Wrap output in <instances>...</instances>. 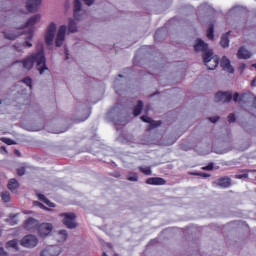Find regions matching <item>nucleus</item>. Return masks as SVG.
I'll list each match as a JSON object with an SVG mask.
<instances>
[{"label":"nucleus","instance_id":"53","mask_svg":"<svg viewBox=\"0 0 256 256\" xmlns=\"http://www.w3.org/2000/svg\"><path fill=\"white\" fill-rule=\"evenodd\" d=\"M56 133H65V130H60V131H58Z\"/></svg>","mask_w":256,"mask_h":256},{"label":"nucleus","instance_id":"25","mask_svg":"<svg viewBox=\"0 0 256 256\" xmlns=\"http://www.w3.org/2000/svg\"><path fill=\"white\" fill-rule=\"evenodd\" d=\"M0 197L4 203H11V193L9 191L1 192Z\"/></svg>","mask_w":256,"mask_h":256},{"label":"nucleus","instance_id":"28","mask_svg":"<svg viewBox=\"0 0 256 256\" xmlns=\"http://www.w3.org/2000/svg\"><path fill=\"white\" fill-rule=\"evenodd\" d=\"M7 223L9 225H17L19 223V220L17 219V214H10L9 218L6 219Z\"/></svg>","mask_w":256,"mask_h":256},{"label":"nucleus","instance_id":"45","mask_svg":"<svg viewBox=\"0 0 256 256\" xmlns=\"http://www.w3.org/2000/svg\"><path fill=\"white\" fill-rule=\"evenodd\" d=\"M245 67H247V65H245V64H240L239 65V71H241V73H243V71H245Z\"/></svg>","mask_w":256,"mask_h":256},{"label":"nucleus","instance_id":"8","mask_svg":"<svg viewBox=\"0 0 256 256\" xmlns=\"http://www.w3.org/2000/svg\"><path fill=\"white\" fill-rule=\"evenodd\" d=\"M65 33H67V26H60L55 40L56 47H61L63 45V42L65 41Z\"/></svg>","mask_w":256,"mask_h":256},{"label":"nucleus","instance_id":"54","mask_svg":"<svg viewBox=\"0 0 256 256\" xmlns=\"http://www.w3.org/2000/svg\"><path fill=\"white\" fill-rule=\"evenodd\" d=\"M33 223H37V220L33 219Z\"/></svg>","mask_w":256,"mask_h":256},{"label":"nucleus","instance_id":"14","mask_svg":"<svg viewBox=\"0 0 256 256\" xmlns=\"http://www.w3.org/2000/svg\"><path fill=\"white\" fill-rule=\"evenodd\" d=\"M19 187L20 184L19 181H17V179L11 178L8 181L7 188L9 189V191H11V193H17V189H19Z\"/></svg>","mask_w":256,"mask_h":256},{"label":"nucleus","instance_id":"18","mask_svg":"<svg viewBox=\"0 0 256 256\" xmlns=\"http://www.w3.org/2000/svg\"><path fill=\"white\" fill-rule=\"evenodd\" d=\"M238 59H250L251 57V52L249 50L245 49V47H240L237 53Z\"/></svg>","mask_w":256,"mask_h":256},{"label":"nucleus","instance_id":"30","mask_svg":"<svg viewBox=\"0 0 256 256\" xmlns=\"http://www.w3.org/2000/svg\"><path fill=\"white\" fill-rule=\"evenodd\" d=\"M24 229H26V231H31L33 229V217L28 218L24 222Z\"/></svg>","mask_w":256,"mask_h":256},{"label":"nucleus","instance_id":"44","mask_svg":"<svg viewBox=\"0 0 256 256\" xmlns=\"http://www.w3.org/2000/svg\"><path fill=\"white\" fill-rule=\"evenodd\" d=\"M209 121H211V123H217V121H219V116L210 117Z\"/></svg>","mask_w":256,"mask_h":256},{"label":"nucleus","instance_id":"19","mask_svg":"<svg viewBox=\"0 0 256 256\" xmlns=\"http://www.w3.org/2000/svg\"><path fill=\"white\" fill-rule=\"evenodd\" d=\"M69 237V233L67 230H59L56 234V240L58 243H64V241H67V238Z\"/></svg>","mask_w":256,"mask_h":256},{"label":"nucleus","instance_id":"37","mask_svg":"<svg viewBox=\"0 0 256 256\" xmlns=\"http://www.w3.org/2000/svg\"><path fill=\"white\" fill-rule=\"evenodd\" d=\"M192 175H197L198 177H204V178L211 177V174H207L205 172H196V173H192Z\"/></svg>","mask_w":256,"mask_h":256},{"label":"nucleus","instance_id":"17","mask_svg":"<svg viewBox=\"0 0 256 256\" xmlns=\"http://www.w3.org/2000/svg\"><path fill=\"white\" fill-rule=\"evenodd\" d=\"M81 1L74 0V19L76 21H81L83 19L81 16H79V11H81Z\"/></svg>","mask_w":256,"mask_h":256},{"label":"nucleus","instance_id":"56","mask_svg":"<svg viewBox=\"0 0 256 256\" xmlns=\"http://www.w3.org/2000/svg\"><path fill=\"white\" fill-rule=\"evenodd\" d=\"M118 77H123V75H118Z\"/></svg>","mask_w":256,"mask_h":256},{"label":"nucleus","instance_id":"21","mask_svg":"<svg viewBox=\"0 0 256 256\" xmlns=\"http://www.w3.org/2000/svg\"><path fill=\"white\" fill-rule=\"evenodd\" d=\"M229 33L231 32H227L226 34H223L220 40V45L224 49H227V47H229Z\"/></svg>","mask_w":256,"mask_h":256},{"label":"nucleus","instance_id":"38","mask_svg":"<svg viewBox=\"0 0 256 256\" xmlns=\"http://www.w3.org/2000/svg\"><path fill=\"white\" fill-rule=\"evenodd\" d=\"M23 83H25V85H27V87H30L31 89V84L33 83V81L31 80V78L26 77L22 80Z\"/></svg>","mask_w":256,"mask_h":256},{"label":"nucleus","instance_id":"22","mask_svg":"<svg viewBox=\"0 0 256 256\" xmlns=\"http://www.w3.org/2000/svg\"><path fill=\"white\" fill-rule=\"evenodd\" d=\"M143 111V101H138L137 105L133 109L134 117H139V114Z\"/></svg>","mask_w":256,"mask_h":256},{"label":"nucleus","instance_id":"47","mask_svg":"<svg viewBox=\"0 0 256 256\" xmlns=\"http://www.w3.org/2000/svg\"><path fill=\"white\" fill-rule=\"evenodd\" d=\"M0 256H7V252H5V249L0 248Z\"/></svg>","mask_w":256,"mask_h":256},{"label":"nucleus","instance_id":"50","mask_svg":"<svg viewBox=\"0 0 256 256\" xmlns=\"http://www.w3.org/2000/svg\"><path fill=\"white\" fill-rule=\"evenodd\" d=\"M26 45H27V47H32V46H33L32 43H29V42H27V41H26Z\"/></svg>","mask_w":256,"mask_h":256},{"label":"nucleus","instance_id":"52","mask_svg":"<svg viewBox=\"0 0 256 256\" xmlns=\"http://www.w3.org/2000/svg\"><path fill=\"white\" fill-rule=\"evenodd\" d=\"M253 106H254L255 109H256V97L254 98Z\"/></svg>","mask_w":256,"mask_h":256},{"label":"nucleus","instance_id":"34","mask_svg":"<svg viewBox=\"0 0 256 256\" xmlns=\"http://www.w3.org/2000/svg\"><path fill=\"white\" fill-rule=\"evenodd\" d=\"M26 8L29 13H33V0H29L26 3Z\"/></svg>","mask_w":256,"mask_h":256},{"label":"nucleus","instance_id":"6","mask_svg":"<svg viewBox=\"0 0 256 256\" xmlns=\"http://www.w3.org/2000/svg\"><path fill=\"white\" fill-rule=\"evenodd\" d=\"M41 256H59L61 255V247L51 245L43 249L40 253Z\"/></svg>","mask_w":256,"mask_h":256},{"label":"nucleus","instance_id":"20","mask_svg":"<svg viewBox=\"0 0 256 256\" xmlns=\"http://www.w3.org/2000/svg\"><path fill=\"white\" fill-rule=\"evenodd\" d=\"M22 247H31L33 245V234L26 235L21 240Z\"/></svg>","mask_w":256,"mask_h":256},{"label":"nucleus","instance_id":"55","mask_svg":"<svg viewBox=\"0 0 256 256\" xmlns=\"http://www.w3.org/2000/svg\"><path fill=\"white\" fill-rule=\"evenodd\" d=\"M24 213H25V215H27V213H29V212H27V211H24Z\"/></svg>","mask_w":256,"mask_h":256},{"label":"nucleus","instance_id":"57","mask_svg":"<svg viewBox=\"0 0 256 256\" xmlns=\"http://www.w3.org/2000/svg\"><path fill=\"white\" fill-rule=\"evenodd\" d=\"M34 131H39V130L34 128Z\"/></svg>","mask_w":256,"mask_h":256},{"label":"nucleus","instance_id":"51","mask_svg":"<svg viewBox=\"0 0 256 256\" xmlns=\"http://www.w3.org/2000/svg\"><path fill=\"white\" fill-rule=\"evenodd\" d=\"M256 79L252 80L251 85L252 87L255 85Z\"/></svg>","mask_w":256,"mask_h":256},{"label":"nucleus","instance_id":"49","mask_svg":"<svg viewBox=\"0 0 256 256\" xmlns=\"http://www.w3.org/2000/svg\"><path fill=\"white\" fill-rule=\"evenodd\" d=\"M66 59H69V50L65 49Z\"/></svg>","mask_w":256,"mask_h":256},{"label":"nucleus","instance_id":"36","mask_svg":"<svg viewBox=\"0 0 256 256\" xmlns=\"http://www.w3.org/2000/svg\"><path fill=\"white\" fill-rule=\"evenodd\" d=\"M215 164L209 163L207 166L202 167L203 171H213Z\"/></svg>","mask_w":256,"mask_h":256},{"label":"nucleus","instance_id":"31","mask_svg":"<svg viewBox=\"0 0 256 256\" xmlns=\"http://www.w3.org/2000/svg\"><path fill=\"white\" fill-rule=\"evenodd\" d=\"M6 247H11L12 249H15L16 251H19V243L17 240H10L7 242Z\"/></svg>","mask_w":256,"mask_h":256},{"label":"nucleus","instance_id":"35","mask_svg":"<svg viewBox=\"0 0 256 256\" xmlns=\"http://www.w3.org/2000/svg\"><path fill=\"white\" fill-rule=\"evenodd\" d=\"M3 141V143H5L6 145H15V141L13 139L10 138H2L1 139Z\"/></svg>","mask_w":256,"mask_h":256},{"label":"nucleus","instance_id":"4","mask_svg":"<svg viewBox=\"0 0 256 256\" xmlns=\"http://www.w3.org/2000/svg\"><path fill=\"white\" fill-rule=\"evenodd\" d=\"M59 217H62V223L67 229H77L78 225L77 224V214L73 212H64L60 213Z\"/></svg>","mask_w":256,"mask_h":256},{"label":"nucleus","instance_id":"3","mask_svg":"<svg viewBox=\"0 0 256 256\" xmlns=\"http://www.w3.org/2000/svg\"><path fill=\"white\" fill-rule=\"evenodd\" d=\"M37 52L33 55V63H36V69L40 75H43L45 71H49L47 67V58L45 57V47L43 44L36 45Z\"/></svg>","mask_w":256,"mask_h":256},{"label":"nucleus","instance_id":"33","mask_svg":"<svg viewBox=\"0 0 256 256\" xmlns=\"http://www.w3.org/2000/svg\"><path fill=\"white\" fill-rule=\"evenodd\" d=\"M33 205H36L37 207H40V209H43L44 211H51V208L45 206L43 203L39 201H34Z\"/></svg>","mask_w":256,"mask_h":256},{"label":"nucleus","instance_id":"27","mask_svg":"<svg viewBox=\"0 0 256 256\" xmlns=\"http://www.w3.org/2000/svg\"><path fill=\"white\" fill-rule=\"evenodd\" d=\"M68 31L69 33H77V24L75 23V20H69Z\"/></svg>","mask_w":256,"mask_h":256},{"label":"nucleus","instance_id":"13","mask_svg":"<svg viewBox=\"0 0 256 256\" xmlns=\"http://www.w3.org/2000/svg\"><path fill=\"white\" fill-rule=\"evenodd\" d=\"M147 185H167V180L161 177H151L146 180Z\"/></svg>","mask_w":256,"mask_h":256},{"label":"nucleus","instance_id":"10","mask_svg":"<svg viewBox=\"0 0 256 256\" xmlns=\"http://www.w3.org/2000/svg\"><path fill=\"white\" fill-rule=\"evenodd\" d=\"M213 185L222 187V189H227L231 187V178H229V176L221 177L217 180V182H213Z\"/></svg>","mask_w":256,"mask_h":256},{"label":"nucleus","instance_id":"43","mask_svg":"<svg viewBox=\"0 0 256 256\" xmlns=\"http://www.w3.org/2000/svg\"><path fill=\"white\" fill-rule=\"evenodd\" d=\"M85 5H88V7H91V5H93V3H95V0H82Z\"/></svg>","mask_w":256,"mask_h":256},{"label":"nucleus","instance_id":"7","mask_svg":"<svg viewBox=\"0 0 256 256\" xmlns=\"http://www.w3.org/2000/svg\"><path fill=\"white\" fill-rule=\"evenodd\" d=\"M53 231V224L51 223H42L38 226V235L40 237H48V235H51Z\"/></svg>","mask_w":256,"mask_h":256},{"label":"nucleus","instance_id":"24","mask_svg":"<svg viewBox=\"0 0 256 256\" xmlns=\"http://www.w3.org/2000/svg\"><path fill=\"white\" fill-rule=\"evenodd\" d=\"M23 29H29L30 37L33 36V17H30L26 24L24 25Z\"/></svg>","mask_w":256,"mask_h":256},{"label":"nucleus","instance_id":"40","mask_svg":"<svg viewBox=\"0 0 256 256\" xmlns=\"http://www.w3.org/2000/svg\"><path fill=\"white\" fill-rule=\"evenodd\" d=\"M4 37H5V39H10L11 41L17 39V36H15L13 34L12 35L11 34H7V33L4 34Z\"/></svg>","mask_w":256,"mask_h":256},{"label":"nucleus","instance_id":"2","mask_svg":"<svg viewBox=\"0 0 256 256\" xmlns=\"http://www.w3.org/2000/svg\"><path fill=\"white\" fill-rule=\"evenodd\" d=\"M249 97H251V92L241 94L236 92L234 95L231 92H217L215 94V101L217 103H230L231 99H233L235 103H241L243 101H247Z\"/></svg>","mask_w":256,"mask_h":256},{"label":"nucleus","instance_id":"12","mask_svg":"<svg viewBox=\"0 0 256 256\" xmlns=\"http://www.w3.org/2000/svg\"><path fill=\"white\" fill-rule=\"evenodd\" d=\"M17 63H21L23 69H27L28 71L33 69V56H32V54L29 55L23 61H16V62H14V65H17Z\"/></svg>","mask_w":256,"mask_h":256},{"label":"nucleus","instance_id":"41","mask_svg":"<svg viewBox=\"0 0 256 256\" xmlns=\"http://www.w3.org/2000/svg\"><path fill=\"white\" fill-rule=\"evenodd\" d=\"M235 121H236L235 115L233 113L229 114L228 123H235Z\"/></svg>","mask_w":256,"mask_h":256},{"label":"nucleus","instance_id":"29","mask_svg":"<svg viewBox=\"0 0 256 256\" xmlns=\"http://www.w3.org/2000/svg\"><path fill=\"white\" fill-rule=\"evenodd\" d=\"M140 173H143V175H153V170H151V166H140L138 167Z\"/></svg>","mask_w":256,"mask_h":256},{"label":"nucleus","instance_id":"48","mask_svg":"<svg viewBox=\"0 0 256 256\" xmlns=\"http://www.w3.org/2000/svg\"><path fill=\"white\" fill-rule=\"evenodd\" d=\"M14 154L16 155V157H21V152L19 150H14Z\"/></svg>","mask_w":256,"mask_h":256},{"label":"nucleus","instance_id":"46","mask_svg":"<svg viewBox=\"0 0 256 256\" xmlns=\"http://www.w3.org/2000/svg\"><path fill=\"white\" fill-rule=\"evenodd\" d=\"M39 243V240L33 236V247H37V244Z\"/></svg>","mask_w":256,"mask_h":256},{"label":"nucleus","instance_id":"32","mask_svg":"<svg viewBox=\"0 0 256 256\" xmlns=\"http://www.w3.org/2000/svg\"><path fill=\"white\" fill-rule=\"evenodd\" d=\"M126 179L128 181H139V175H137V173H135V172H130L127 175Z\"/></svg>","mask_w":256,"mask_h":256},{"label":"nucleus","instance_id":"15","mask_svg":"<svg viewBox=\"0 0 256 256\" xmlns=\"http://www.w3.org/2000/svg\"><path fill=\"white\" fill-rule=\"evenodd\" d=\"M36 197H38V200L41 201L42 203H45V205H47V207H50L52 209H55V207H57V205H55V203L51 202L49 199H47V197H45V195L36 192Z\"/></svg>","mask_w":256,"mask_h":256},{"label":"nucleus","instance_id":"16","mask_svg":"<svg viewBox=\"0 0 256 256\" xmlns=\"http://www.w3.org/2000/svg\"><path fill=\"white\" fill-rule=\"evenodd\" d=\"M31 169V166L27 163H22L20 166L16 169V173L19 177H23Z\"/></svg>","mask_w":256,"mask_h":256},{"label":"nucleus","instance_id":"9","mask_svg":"<svg viewBox=\"0 0 256 256\" xmlns=\"http://www.w3.org/2000/svg\"><path fill=\"white\" fill-rule=\"evenodd\" d=\"M141 121H143L144 123H149L148 131H151V129L160 127V125L162 123L161 121H155V120L151 119V117H149L147 115L141 116Z\"/></svg>","mask_w":256,"mask_h":256},{"label":"nucleus","instance_id":"23","mask_svg":"<svg viewBox=\"0 0 256 256\" xmlns=\"http://www.w3.org/2000/svg\"><path fill=\"white\" fill-rule=\"evenodd\" d=\"M244 174H236L235 179H247L249 177V173H256V170H242Z\"/></svg>","mask_w":256,"mask_h":256},{"label":"nucleus","instance_id":"39","mask_svg":"<svg viewBox=\"0 0 256 256\" xmlns=\"http://www.w3.org/2000/svg\"><path fill=\"white\" fill-rule=\"evenodd\" d=\"M42 0H33V11H37V7L41 5Z\"/></svg>","mask_w":256,"mask_h":256},{"label":"nucleus","instance_id":"42","mask_svg":"<svg viewBox=\"0 0 256 256\" xmlns=\"http://www.w3.org/2000/svg\"><path fill=\"white\" fill-rule=\"evenodd\" d=\"M41 19V15L36 14L33 16V24L35 25V23H37V21H40Z\"/></svg>","mask_w":256,"mask_h":256},{"label":"nucleus","instance_id":"11","mask_svg":"<svg viewBox=\"0 0 256 256\" xmlns=\"http://www.w3.org/2000/svg\"><path fill=\"white\" fill-rule=\"evenodd\" d=\"M220 66L223 71H227V73H235V69L231 66V61L226 56L222 57Z\"/></svg>","mask_w":256,"mask_h":256},{"label":"nucleus","instance_id":"5","mask_svg":"<svg viewBox=\"0 0 256 256\" xmlns=\"http://www.w3.org/2000/svg\"><path fill=\"white\" fill-rule=\"evenodd\" d=\"M57 31V25L55 23H51L45 34V43L50 46L53 45V39H55V32Z\"/></svg>","mask_w":256,"mask_h":256},{"label":"nucleus","instance_id":"58","mask_svg":"<svg viewBox=\"0 0 256 256\" xmlns=\"http://www.w3.org/2000/svg\"><path fill=\"white\" fill-rule=\"evenodd\" d=\"M0 237H1V231H0Z\"/></svg>","mask_w":256,"mask_h":256},{"label":"nucleus","instance_id":"26","mask_svg":"<svg viewBox=\"0 0 256 256\" xmlns=\"http://www.w3.org/2000/svg\"><path fill=\"white\" fill-rule=\"evenodd\" d=\"M215 26L213 24H210L208 26V31H207V37L210 39V41H213L215 39Z\"/></svg>","mask_w":256,"mask_h":256},{"label":"nucleus","instance_id":"1","mask_svg":"<svg viewBox=\"0 0 256 256\" xmlns=\"http://www.w3.org/2000/svg\"><path fill=\"white\" fill-rule=\"evenodd\" d=\"M194 49L197 53H203V61L210 71L217 69L219 66V58L213 57V50H209V44L205 43V41L201 39H197Z\"/></svg>","mask_w":256,"mask_h":256}]
</instances>
